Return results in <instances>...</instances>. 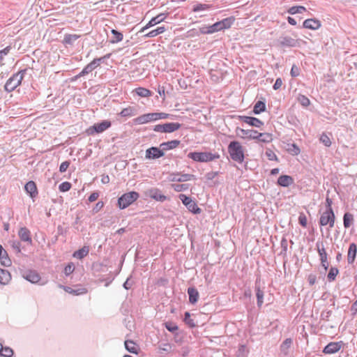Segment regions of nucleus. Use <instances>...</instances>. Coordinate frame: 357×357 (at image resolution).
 Returning a JSON list of instances; mask_svg holds the SVG:
<instances>
[{
	"label": "nucleus",
	"instance_id": "1",
	"mask_svg": "<svg viewBox=\"0 0 357 357\" xmlns=\"http://www.w3.org/2000/svg\"><path fill=\"white\" fill-rule=\"evenodd\" d=\"M228 152L231 158L236 162H242L244 160L243 147L237 141H231L228 146Z\"/></svg>",
	"mask_w": 357,
	"mask_h": 357
},
{
	"label": "nucleus",
	"instance_id": "2",
	"mask_svg": "<svg viewBox=\"0 0 357 357\" xmlns=\"http://www.w3.org/2000/svg\"><path fill=\"white\" fill-rule=\"evenodd\" d=\"M188 157L194 161L199 162H207L220 158L219 154L211 152H190Z\"/></svg>",
	"mask_w": 357,
	"mask_h": 357
},
{
	"label": "nucleus",
	"instance_id": "3",
	"mask_svg": "<svg viewBox=\"0 0 357 357\" xmlns=\"http://www.w3.org/2000/svg\"><path fill=\"white\" fill-rule=\"evenodd\" d=\"M139 197V194L135 191L124 193L118 199V206L121 209L128 207Z\"/></svg>",
	"mask_w": 357,
	"mask_h": 357
},
{
	"label": "nucleus",
	"instance_id": "4",
	"mask_svg": "<svg viewBox=\"0 0 357 357\" xmlns=\"http://www.w3.org/2000/svg\"><path fill=\"white\" fill-rule=\"evenodd\" d=\"M181 127V124L177 122L165 123L154 126L153 130L158 132L172 133L178 130Z\"/></svg>",
	"mask_w": 357,
	"mask_h": 357
},
{
	"label": "nucleus",
	"instance_id": "5",
	"mask_svg": "<svg viewBox=\"0 0 357 357\" xmlns=\"http://www.w3.org/2000/svg\"><path fill=\"white\" fill-rule=\"evenodd\" d=\"M112 126V123L109 120H104L100 123H97L90 126L87 130L86 132L89 135H93L97 133H102Z\"/></svg>",
	"mask_w": 357,
	"mask_h": 357
},
{
	"label": "nucleus",
	"instance_id": "6",
	"mask_svg": "<svg viewBox=\"0 0 357 357\" xmlns=\"http://www.w3.org/2000/svg\"><path fill=\"white\" fill-rule=\"evenodd\" d=\"M178 197L190 212L194 214H199L201 213V208L198 207L196 202L193 201L191 197L183 194L179 195Z\"/></svg>",
	"mask_w": 357,
	"mask_h": 357
},
{
	"label": "nucleus",
	"instance_id": "7",
	"mask_svg": "<svg viewBox=\"0 0 357 357\" xmlns=\"http://www.w3.org/2000/svg\"><path fill=\"white\" fill-rule=\"evenodd\" d=\"M24 70H21L14 74L7 81L5 85V89H15L19 86L23 79Z\"/></svg>",
	"mask_w": 357,
	"mask_h": 357
},
{
	"label": "nucleus",
	"instance_id": "8",
	"mask_svg": "<svg viewBox=\"0 0 357 357\" xmlns=\"http://www.w3.org/2000/svg\"><path fill=\"white\" fill-rule=\"evenodd\" d=\"M335 215L333 211H325L320 217L319 224L321 226L329 225L331 228L334 227Z\"/></svg>",
	"mask_w": 357,
	"mask_h": 357
},
{
	"label": "nucleus",
	"instance_id": "9",
	"mask_svg": "<svg viewBox=\"0 0 357 357\" xmlns=\"http://www.w3.org/2000/svg\"><path fill=\"white\" fill-rule=\"evenodd\" d=\"M234 19L233 17L225 18L221 21L217 22L212 25L213 32H218L231 27Z\"/></svg>",
	"mask_w": 357,
	"mask_h": 357
},
{
	"label": "nucleus",
	"instance_id": "10",
	"mask_svg": "<svg viewBox=\"0 0 357 357\" xmlns=\"http://www.w3.org/2000/svg\"><path fill=\"white\" fill-rule=\"evenodd\" d=\"M165 153L162 148L152 146L146 151V158L149 160H155L158 159L162 156H164Z\"/></svg>",
	"mask_w": 357,
	"mask_h": 357
},
{
	"label": "nucleus",
	"instance_id": "11",
	"mask_svg": "<svg viewBox=\"0 0 357 357\" xmlns=\"http://www.w3.org/2000/svg\"><path fill=\"white\" fill-rule=\"evenodd\" d=\"M155 121V112L144 114L133 119V122L136 125L148 123Z\"/></svg>",
	"mask_w": 357,
	"mask_h": 357
},
{
	"label": "nucleus",
	"instance_id": "12",
	"mask_svg": "<svg viewBox=\"0 0 357 357\" xmlns=\"http://www.w3.org/2000/svg\"><path fill=\"white\" fill-rule=\"evenodd\" d=\"M167 14L166 13H160L157 16L151 19V20L141 29L140 32H144L146 29H149L163 21L166 19Z\"/></svg>",
	"mask_w": 357,
	"mask_h": 357
},
{
	"label": "nucleus",
	"instance_id": "13",
	"mask_svg": "<svg viewBox=\"0 0 357 357\" xmlns=\"http://www.w3.org/2000/svg\"><path fill=\"white\" fill-rule=\"evenodd\" d=\"M316 247L317 249V252L320 257V261L321 266L324 268L325 271L328 269V265L327 264V253L325 250L323 243H317Z\"/></svg>",
	"mask_w": 357,
	"mask_h": 357
},
{
	"label": "nucleus",
	"instance_id": "14",
	"mask_svg": "<svg viewBox=\"0 0 357 357\" xmlns=\"http://www.w3.org/2000/svg\"><path fill=\"white\" fill-rule=\"evenodd\" d=\"M342 345L343 342L342 341L330 342L324 347L323 352L326 354H335L340 350Z\"/></svg>",
	"mask_w": 357,
	"mask_h": 357
},
{
	"label": "nucleus",
	"instance_id": "15",
	"mask_svg": "<svg viewBox=\"0 0 357 357\" xmlns=\"http://www.w3.org/2000/svg\"><path fill=\"white\" fill-rule=\"evenodd\" d=\"M23 278L31 283H38L40 280V276L37 271L33 270H28L24 272Z\"/></svg>",
	"mask_w": 357,
	"mask_h": 357
},
{
	"label": "nucleus",
	"instance_id": "16",
	"mask_svg": "<svg viewBox=\"0 0 357 357\" xmlns=\"http://www.w3.org/2000/svg\"><path fill=\"white\" fill-rule=\"evenodd\" d=\"M303 26L307 29L317 30L321 26V22L316 18L307 19L303 22Z\"/></svg>",
	"mask_w": 357,
	"mask_h": 357
},
{
	"label": "nucleus",
	"instance_id": "17",
	"mask_svg": "<svg viewBox=\"0 0 357 357\" xmlns=\"http://www.w3.org/2000/svg\"><path fill=\"white\" fill-rule=\"evenodd\" d=\"M195 178V175L190 174H180L179 173H174L170 175L169 180L171 181H176V182H184L190 181Z\"/></svg>",
	"mask_w": 357,
	"mask_h": 357
},
{
	"label": "nucleus",
	"instance_id": "18",
	"mask_svg": "<svg viewBox=\"0 0 357 357\" xmlns=\"http://www.w3.org/2000/svg\"><path fill=\"white\" fill-rule=\"evenodd\" d=\"M148 195L151 198L161 202H165L167 199V197L163 194H162L161 191L158 188L149 189L148 191Z\"/></svg>",
	"mask_w": 357,
	"mask_h": 357
},
{
	"label": "nucleus",
	"instance_id": "19",
	"mask_svg": "<svg viewBox=\"0 0 357 357\" xmlns=\"http://www.w3.org/2000/svg\"><path fill=\"white\" fill-rule=\"evenodd\" d=\"M18 236L22 241L32 243L31 231L26 227H21L18 231Z\"/></svg>",
	"mask_w": 357,
	"mask_h": 357
},
{
	"label": "nucleus",
	"instance_id": "20",
	"mask_svg": "<svg viewBox=\"0 0 357 357\" xmlns=\"http://www.w3.org/2000/svg\"><path fill=\"white\" fill-rule=\"evenodd\" d=\"M190 36H198L199 33L201 34H211L213 33V29L212 25L208 26L201 27L199 30V32L196 31V29H192L190 30L188 32Z\"/></svg>",
	"mask_w": 357,
	"mask_h": 357
},
{
	"label": "nucleus",
	"instance_id": "21",
	"mask_svg": "<svg viewBox=\"0 0 357 357\" xmlns=\"http://www.w3.org/2000/svg\"><path fill=\"white\" fill-rule=\"evenodd\" d=\"M24 189L31 198L38 195V190L34 181H30L25 184Z\"/></svg>",
	"mask_w": 357,
	"mask_h": 357
},
{
	"label": "nucleus",
	"instance_id": "22",
	"mask_svg": "<svg viewBox=\"0 0 357 357\" xmlns=\"http://www.w3.org/2000/svg\"><path fill=\"white\" fill-rule=\"evenodd\" d=\"M181 143V141L178 139H174L160 144V148L162 149L163 151H169L176 148Z\"/></svg>",
	"mask_w": 357,
	"mask_h": 357
},
{
	"label": "nucleus",
	"instance_id": "23",
	"mask_svg": "<svg viewBox=\"0 0 357 357\" xmlns=\"http://www.w3.org/2000/svg\"><path fill=\"white\" fill-rule=\"evenodd\" d=\"M0 261L1 265L4 266H10L11 265V260L8 257L7 251L4 250L2 245H0Z\"/></svg>",
	"mask_w": 357,
	"mask_h": 357
},
{
	"label": "nucleus",
	"instance_id": "24",
	"mask_svg": "<svg viewBox=\"0 0 357 357\" xmlns=\"http://www.w3.org/2000/svg\"><path fill=\"white\" fill-rule=\"evenodd\" d=\"M357 252V245L352 243L349 245L347 254V261L349 264H353L355 261Z\"/></svg>",
	"mask_w": 357,
	"mask_h": 357
},
{
	"label": "nucleus",
	"instance_id": "25",
	"mask_svg": "<svg viewBox=\"0 0 357 357\" xmlns=\"http://www.w3.org/2000/svg\"><path fill=\"white\" fill-rule=\"evenodd\" d=\"M188 294L189 296V302L191 304H195L199 299V292L197 289L194 287H188Z\"/></svg>",
	"mask_w": 357,
	"mask_h": 357
},
{
	"label": "nucleus",
	"instance_id": "26",
	"mask_svg": "<svg viewBox=\"0 0 357 357\" xmlns=\"http://www.w3.org/2000/svg\"><path fill=\"white\" fill-rule=\"evenodd\" d=\"M294 183V179L291 176L287 175L280 176L278 179V185L282 187H288Z\"/></svg>",
	"mask_w": 357,
	"mask_h": 357
},
{
	"label": "nucleus",
	"instance_id": "27",
	"mask_svg": "<svg viewBox=\"0 0 357 357\" xmlns=\"http://www.w3.org/2000/svg\"><path fill=\"white\" fill-rule=\"evenodd\" d=\"M11 280L10 272L6 269L0 268V284H7Z\"/></svg>",
	"mask_w": 357,
	"mask_h": 357
},
{
	"label": "nucleus",
	"instance_id": "28",
	"mask_svg": "<svg viewBox=\"0 0 357 357\" xmlns=\"http://www.w3.org/2000/svg\"><path fill=\"white\" fill-rule=\"evenodd\" d=\"M266 109L265 99L258 100L254 105L253 113L259 114Z\"/></svg>",
	"mask_w": 357,
	"mask_h": 357
},
{
	"label": "nucleus",
	"instance_id": "29",
	"mask_svg": "<svg viewBox=\"0 0 357 357\" xmlns=\"http://www.w3.org/2000/svg\"><path fill=\"white\" fill-rule=\"evenodd\" d=\"M101 58L93 59L90 63H89L82 70V73H88L91 72L93 69L97 68L100 65Z\"/></svg>",
	"mask_w": 357,
	"mask_h": 357
},
{
	"label": "nucleus",
	"instance_id": "30",
	"mask_svg": "<svg viewBox=\"0 0 357 357\" xmlns=\"http://www.w3.org/2000/svg\"><path fill=\"white\" fill-rule=\"evenodd\" d=\"M292 339L287 338L283 341V342L280 345V351L284 355L287 356L289 354V349L292 344Z\"/></svg>",
	"mask_w": 357,
	"mask_h": 357
},
{
	"label": "nucleus",
	"instance_id": "31",
	"mask_svg": "<svg viewBox=\"0 0 357 357\" xmlns=\"http://www.w3.org/2000/svg\"><path fill=\"white\" fill-rule=\"evenodd\" d=\"M89 252V246H84L81 249L75 251L73 256L77 259H82L85 257Z\"/></svg>",
	"mask_w": 357,
	"mask_h": 357
},
{
	"label": "nucleus",
	"instance_id": "32",
	"mask_svg": "<svg viewBox=\"0 0 357 357\" xmlns=\"http://www.w3.org/2000/svg\"><path fill=\"white\" fill-rule=\"evenodd\" d=\"M80 37L79 35L77 34H66L64 36L63 43L64 45H73L74 42L77 40Z\"/></svg>",
	"mask_w": 357,
	"mask_h": 357
},
{
	"label": "nucleus",
	"instance_id": "33",
	"mask_svg": "<svg viewBox=\"0 0 357 357\" xmlns=\"http://www.w3.org/2000/svg\"><path fill=\"white\" fill-rule=\"evenodd\" d=\"M354 215L350 213H345L343 216V225L345 228H349L354 223Z\"/></svg>",
	"mask_w": 357,
	"mask_h": 357
},
{
	"label": "nucleus",
	"instance_id": "34",
	"mask_svg": "<svg viewBox=\"0 0 357 357\" xmlns=\"http://www.w3.org/2000/svg\"><path fill=\"white\" fill-rule=\"evenodd\" d=\"M166 31L165 26H159L155 29H153L144 35L145 38H153L158 35L164 33Z\"/></svg>",
	"mask_w": 357,
	"mask_h": 357
},
{
	"label": "nucleus",
	"instance_id": "35",
	"mask_svg": "<svg viewBox=\"0 0 357 357\" xmlns=\"http://www.w3.org/2000/svg\"><path fill=\"white\" fill-rule=\"evenodd\" d=\"M125 347L126 350H128L130 353L137 354V347H136L135 343L133 341L126 340Z\"/></svg>",
	"mask_w": 357,
	"mask_h": 357
},
{
	"label": "nucleus",
	"instance_id": "36",
	"mask_svg": "<svg viewBox=\"0 0 357 357\" xmlns=\"http://www.w3.org/2000/svg\"><path fill=\"white\" fill-rule=\"evenodd\" d=\"M247 124L254 127L259 128L264 124V123L255 117L247 116Z\"/></svg>",
	"mask_w": 357,
	"mask_h": 357
},
{
	"label": "nucleus",
	"instance_id": "37",
	"mask_svg": "<svg viewBox=\"0 0 357 357\" xmlns=\"http://www.w3.org/2000/svg\"><path fill=\"white\" fill-rule=\"evenodd\" d=\"M135 109L132 107H128L121 110L119 115L122 117H130L135 115Z\"/></svg>",
	"mask_w": 357,
	"mask_h": 357
},
{
	"label": "nucleus",
	"instance_id": "38",
	"mask_svg": "<svg viewBox=\"0 0 357 357\" xmlns=\"http://www.w3.org/2000/svg\"><path fill=\"white\" fill-rule=\"evenodd\" d=\"M111 32L114 36L113 38L111 40L112 43H116L121 42L123 40V36L121 33L119 32L115 29H112Z\"/></svg>",
	"mask_w": 357,
	"mask_h": 357
},
{
	"label": "nucleus",
	"instance_id": "39",
	"mask_svg": "<svg viewBox=\"0 0 357 357\" xmlns=\"http://www.w3.org/2000/svg\"><path fill=\"white\" fill-rule=\"evenodd\" d=\"M339 273V270L335 267H331L327 275V278L329 282H333L335 280L336 276Z\"/></svg>",
	"mask_w": 357,
	"mask_h": 357
},
{
	"label": "nucleus",
	"instance_id": "40",
	"mask_svg": "<svg viewBox=\"0 0 357 357\" xmlns=\"http://www.w3.org/2000/svg\"><path fill=\"white\" fill-rule=\"evenodd\" d=\"M306 8L302 6H292L289 8L288 13L291 15H295L296 13H302L305 11Z\"/></svg>",
	"mask_w": 357,
	"mask_h": 357
},
{
	"label": "nucleus",
	"instance_id": "41",
	"mask_svg": "<svg viewBox=\"0 0 357 357\" xmlns=\"http://www.w3.org/2000/svg\"><path fill=\"white\" fill-rule=\"evenodd\" d=\"M164 325L166 329L171 333H175L178 330V326L172 321L165 322Z\"/></svg>",
	"mask_w": 357,
	"mask_h": 357
},
{
	"label": "nucleus",
	"instance_id": "42",
	"mask_svg": "<svg viewBox=\"0 0 357 357\" xmlns=\"http://www.w3.org/2000/svg\"><path fill=\"white\" fill-rule=\"evenodd\" d=\"M183 321L190 327L193 328L195 326L194 320L190 318V314L189 312H185L184 314Z\"/></svg>",
	"mask_w": 357,
	"mask_h": 357
},
{
	"label": "nucleus",
	"instance_id": "43",
	"mask_svg": "<svg viewBox=\"0 0 357 357\" xmlns=\"http://www.w3.org/2000/svg\"><path fill=\"white\" fill-rule=\"evenodd\" d=\"M13 354V350L11 348L8 347H3L2 346L1 354L0 356L3 357H12Z\"/></svg>",
	"mask_w": 357,
	"mask_h": 357
},
{
	"label": "nucleus",
	"instance_id": "44",
	"mask_svg": "<svg viewBox=\"0 0 357 357\" xmlns=\"http://www.w3.org/2000/svg\"><path fill=\"white\" fill-rule=\"evenodd\" d=\"M257 139L262 142H269L272 140V137L268 133H260V135H258Z\"/></svg>",
	"mask_w": 357,
	"mask_h": 357
},
{
	"label": "nucleus",
	"instance_id": "45",
	"mask_svg": "<svg viewBox=\"0 0 357 357\" xmlns=\"http://www.w3.org/2000/svg\"><path fill=\"white\" fill-rule=\"evenodd\" d=\"M10 246L16 253L21 252V243L19 241H10Z\"/></svg>",
	"mask_w": 357,
	"mask_h": 357
},
{
	"label": "nucleus",
	"instance_id": "46",
	"mask_svg": "<svg viewBox=\"0 0 357 357\" xmlns=\"http://www.w3.org/2000/svg\"><path fill=\"white\" fill-rule=\"evenodd\" d=\"M319 140L327 147H329L331 145V141L330 137L325 133L321 134Z\"/></svg>",
	"mask_w": 357,
	"mask_h": 357
},
{
	"label": "nucleus",
	"instance_id": "47",
	"mask_svg": "<svg viewBox=\"0 0 357 357\" xmlns=\"http://www.w3.org/2000/svg\"><path fill=\"white\" fill-rule=\"evenodd\" d=\"M172 187L176 192H182L188 189L189 184H173Z\"/></svg>",
	"mask_w": 357,
	"mask_h": 357
},
{
	"label": "nucleus",
	"instance_id": "48",
	"mask_svg": "<svg viewBox=\"0 0 357 357\" xmlns=\"http://www.w3.org/2000/svg\"><path fill=\"white\" fill-rule=\"evenodd\" d=\"M210 8V6L205 3H199L196 6H195L192 8L193 12H199L202 10H206L207 9Z\"/></svg>",
	"mask_w": 357,
	"mask_h": 357
},
{
	"label": "nucleus",
	"instance_id": "49",
	"mask_svg": "<svg viewBox=\"0 0 357 357\" xmlns=\"http://www.w3.org/2000/svg\"><path fill=\"white\" fill-rule=\"evenodd\" d=\"M11 50L10 46H7L3 50H0V66L3 65V61L6 55H7Z\"/></svg>",
	"mask_w": 357,
	"mask_h": 357
},
{
	"label": "nucleus",
	"instance_id": "50",
	"mask_svg": "<svg viewBox=\"0 0 357 357\" xmlns=\"http://www.w3.org/2000/svg\"><path fill=\"white\" fill-rule=\"evenodd\" d=\"M70 188H71V183L68 181L61 183L59 186V189L61 192H67Z\"/></svg>",
	"mask_w": 357,
	"mask_h": 357
},
{
	"label": "nucleus",
	"instance_id": "51",
	"mask_svg": "<svg viewBox=\"0 0 357 357\" xmlns=\"http://www.w3.org/2000/svg\"><path fill=\"white\" fill-rule=\"evenodd\" d=\"M298 222L299 224L303 227H306L307 225V220L306 215L303 213H301L298 217Z\"/></svg>",
	"mask_w": 357,
	"mask_h": 357
},
{
	"label": "nucleus",
	"instance_id": "52",
	"mask_svg": "<svg viewBox=\"0 0 357 357\" xmlns=\"http://www.w3.org/2000/svg\"><path fill=\"white\" fill-rule=\"evenodd\" d=\"M282 44L287 46H295L296 41L290 37H285L282 41Z\"/></svg>",
	"mask_w": 357,
	"mask_h": 357
},
{
	"label": "nucleus",
	"instance_id": "53",
	"mask_svg": "<svg viewBox=\"0 0 357 357\" xmlns=\"http://www.w3.org/2000/svg\"><path fill=\"white\" fill-rule=\"evenodd\" d=\"M260 133L254 130H247V139H257Z\"/></svg>",
	"mask_w": 357,
	"mask_h": 357
},
{
	"label": "nucleus",
	"instance_id": "54",
	"mask_svg": "<svg viewBox=\"0 0 357 357\" xmlns=\"http://www.w3.org/2000/svg\"><path fill=\"white\" fill-rule=\"evenodd\" d=\"M257 298V305L260 307L263 303V298H264V292L261 291L259 289H257L256 293Z\"/></svg>",
	"mask_w": 357,
	"mask_h": 357
},
{
	"label": "nucleus",
	"instance_id": "55",
	"mask_svg": "<svg viewBox=\"0 0 357 357\" xmlns=\"http://www.w3.org/2000/svg\"><path fill=\"white\" fill-rule=\"evenodd\" d=\"M298 100L304 107H307L310 105V100L304 96H299Z\"/></svg>",
	"mask_w": 357,
	"mask_h": 357
},
{
	"label": "nucleus",
	"instance_id": "56",
	"mask_svg": "<svg viewBox=\"0 0 357 357\" xmlns=\"http://www.w3.org/2000/svg\"><path fill=\"white\" fill-rule=\"evenodd\" d=\"M70 165V160H66V161L63 162L60 165L59 172L61 173H64L65 172H66V170L69 167Z\"/></svg>",
	"mask_w": 357,
	"mask_h": 357
},
{
	"label": "nucleus",
	"instance_id": "57",
	"mask_svg": "<svg viewBox=\"0 0 357 357\" xmlns=\"http://www.w3.org/2000/svg\"><path fill=\"white\" fill-rule=\"evenodd\" d=\"M75 269V266L73 263L68 264L65 268H64V273L66 275H69L71 274Z\"/></svg>",
	"mask_w": 357,
	"mask_h": 357
},
{
	"label": "nucleus",
	"instance_id": "58",
	"mask_svg": "<svg viewBox=\"0 0 357 357\" xmlns=\"http://www.w3.org/2000/svg\"><path fill=\"white\" fill-rule=\"evenodd\" d=\"M132 92H136L137 96L142 97H149L152 96L151 91H132Z\"/></svg>",
	"mask_w": 357,
	"mask_h": 357
},
{
	"label": "nucleus",
	"instance_id": "59",
	"mask_svg": "<svg viewBox=\"0 0 357 357\" xmlns=\"http://www.w3.org/2000/svg\"><path fill=\"white\" fill-rule=\"evenodd\" d=\"M103 206H104V203L102 202H97L96 204L95 205V206L92 209L93 213H97L102 208Z\"/></svg>",
	"mask_w": 357,
	"mask_h": 357
},
{
	"label": "nucleus",
	"instance_id": "60",
	"mask_svg": "<svg viewBox=\"0 0 357 357\" xmlns=\"http://www.w3.org/2000/svg\"><path fill=\"white\" fill-rule=\"evenodd\" d=\"M300 74V69L296 65H293L291 69V75L293 77H297Z\"/></svg>",
	"mask_w": 357,
	"mask_h": 357
},
{
	"label": "nucleus",
	"instance_id": "61",
	"mask_svg": "<svg viewBox=\"0 0 357 357\" xmlns=\"http://www.w3.org/2000/svg\"><path fill=\"white\" fill-rule=\"evenodd\" d=\"M155 120L165 119L168 118L169 114L163 112H155Z\"/></svg>",
	"mask_w": 357,
	"mask_h": 357
},
{
	"label": "nucleus",
	"instance_id": "62",
	"mask_svg": "<svg viewBox=\"0 0 357 357\" xmlns=\"http://www.w3.org/2000/svg\"><path fill=\"white\" fill-rule=\"evenodd\" d=\"M98 197H99V192H93L89 197L88 201L89 202H95L96 200L98 199Z\"/></svg>",
	"mask_w": 357,
	"mask_h": 357
},
{
	"label": "nucleus",
	"instance_id": "63",
	"mask_svg": "<svg viewBox=\"0 0 357 357\" xmlns=\"http://www.w3.org/2000/svg\"><path fill=\"white\" fill-rule=\"evenodd\" d=\"M332 204H333V201L332 199L329 197H326V211H333V208H332Z\"/></svg>",
	"mask_w": 357,
	"mask_h": 357
},
{
	"label": "nucleus",
	"instance_id": "64",
	"mask_svg": "<svg viewBox=\"0 0 357 357\" xmlns=\"http://www.w3.org/2000/svg\"><path fill=\"white\" fill-rule=\"evenodd\" d=\"M218 174V172H210L206 174V178L208 180H212Z\"/></svg>",
	"mask_w": 357,
	"mask_h": 357
}]
</instances>
